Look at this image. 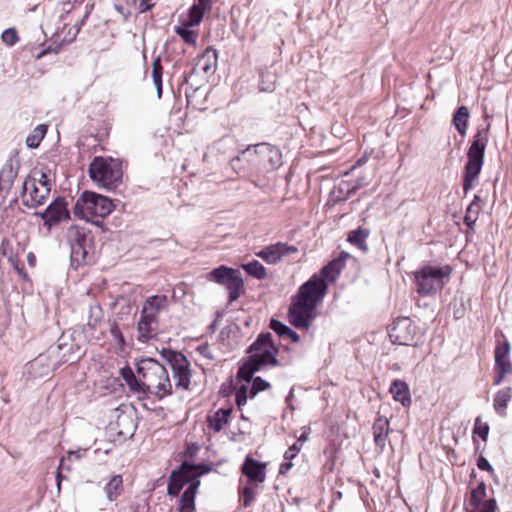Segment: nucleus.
<instances>
[{
	"label": "nucleus",
	"mask_w": 512,
	"mask_h": 512,
	"mask_svg": "<svg viewBox=\"0 0 512 512\" xmlns=\"http://www.w3.org/2000/svg\"><path fill=\"white\" fill-rule=\"evenodd\" d=\"M168 299L165 295H153L143 303L137 324L138 340L146 343L157 335L159 313L167 308Z\"/></svg>",
	"instance_id": "obj_5"
},
{
	"label": "nucleus",
	"mask_w": 512,
	"mask_h": 512,
	"mask_svg": "<svg viewBox=\"0 0 512 512\" xmlns=\"http://www.w3.org/2000/svg\"><path fill=\"white\" fill-rule=\"evenodd\" d=\"M218 52L212 47L206 50L197 58L196 67L205 74L213 73L217 67Z\"/></svg>",
	"instance_id": "obj_20"
},
{
	"label": "nucleus",
	"mask_w": 512,
	"mask_h": 512,
	"mask_svg": "<svg viewBox=\"0 0 512 512\" xmlns=\"http://www.w3.org/2000/svg\"><path fill=\"white\" fill-rule=\"evenodd\" d=\"M66 239L70 246L72 265L79 266L92 261L93 238L88 229L80 226H71L67 231Z\"/></svg>",
	"instance_id": "obj_9"
},
{
	"label": "nucleus",
	"mask_w": 512,
	"mask_h": 512,
	"mask_svg": "<svg viewBox=\"0 0 512 512\" xmlns=\"http://www.w3.org/2000/svg\"><path fill=\"white\" fill-rule=\"evenodd\" d=\"M91 180L100 188L112 190L122 181L121 162L111 157H95L89 164Z\"/></svg>",
	"instance_id": "obj_7"
},
{
	"label": "nucleus",
	"mask_w": 512,
	"mask_h": 512,
	"mask_svg": "<svg viewBox=\"0 0 512 512\" xmlns=\"http://www.w3.org/2000/svg\"><path fill=\"white\" fill-rule=\"evenodd\" d=\"M210 468L200 465H193L183 462L177 471H173L170 475L167 494L171 497L178 496L181 489L187 482L198 480L197 478L207 473Z\"/></svg>",
	"instance_id": "obj_11"
},
{
	"label": "nucleus",
	"mask_w": 512,
	"mask_h": 512,
	"mask_svg": "<svg viewBox=\"0 0 512 512\" xmlns=\"http://www.w3.org/2000/svg\"><path fill=\"white\" fill-rule=\"evenodd\" d=\"M486 496V485L484 482L478 484V486L472 490L469 503L472 507L477 506L484 502Z\"/></svg>",
	"instance_id": "obj_40"
},
{
	"label": "nucleus",
	"mask_w": 512,
	"mask_h": 512,
	"mask_svg": "<svg viewBox=\"0 0 512 512\" xmlns=\"http://www.w3.org/2000/svg\"><path fill=\"white\" fill-rule=\"evenodd\" d=\"M152 78L160 98L162 94V66L159 57L152 62Z\"/></svg>",
	"instance_id": "obj_38"
},
{
	"label": "nucleus",
	"mask_w": 512,
	"mask_h": 512,
	"mask_svg": "<svg viewBox=\"0 0 512 512\" xmlns=\"http://www.w3.org/2000/svg\"><path fill=\"white\" fill-rule=\"evenodd\" d=\"M342 268L343 262L341 258H337L329 262L325 267H323L322 274L325 278L329 280H335L336 277L340 274Z\"/></svg>",
	"instance_id": "obj_35"
},
{
	"label": "nucleus",
	"mask_w": 512,
	"mask_h": 512,
	"mask_svg": "<svg viewBox=\"0 0 512 512\" xmlns=\"http://www.w3.org/2000/svg\"><path fill=\"white\" fill-rule=\"evenodd\" d=\"M477 466L480 470H483V471H487L489 472L490 474H493L494 473V469L492 467V465L489 463V461L483 457V456H480L478 458V461H477Z\"/></svg>",
	"instance_id": "obj_52"
},
{
	"label": "nucleus",
	"mask_w": 512,
	"mask_h": 512,
	"mask_svg": "<svg viewBox=\"0 0 512 512\" xmlns=\"http://www.w3.org/2000/svg\"><path fill=\"white\" fill-rule=\"evenodd\" d=\"M50 193L49 184L44 182L37 185V178L28 176L22 185V201L28 208H36L43 205Z\"/></svg>",
	"instance_id": "obj_13"
},
{
	"label": "nucleus",
	"mask_w": 512,
	"mask_h": 512,
	"mask_svg": "<svg viewBox=\"0 0 512 512\" xmlns=\"http://www.w3.org/2000/svg\"><path fill=\"white\" fill-rule=\"evenodd\" d=\"M161 355L172 369L175 387L183 390L188 389L192 374L187 358L182 353L170 349H163Z\"/></svg>",
	"instance_id": "obj_12"
},
{
	"label": "nucleus",
	"mask_w": 512,
	"mask_h": 512,
	"mask_svg": "<svg viewBox=\"0 0 512 512\" xmlns=\"http://www.w3.org/2000/svg\"><path fill=\"white\" fill-rule=\"evenodd\" d=\"M44 361V358L42 356H39L38 358H36L32 363H31V367L34 368L36 367L37 365H40L42 364Z\"/></svg>",
	"instance_id": "obj_62"
},
{
	"label": "nucleus",
	"mask_w": 512,
	"mask_h": 512,
	"mask_svg": "<svg viewBox=\"0 0 512 512\" xmlns=\"http://www.w3.org/2000/svg\"><path fill=\"white\" fill-rule=\"evenodd\" d=\"M40 216L44 224L49 227L69 219V211L65 199L60 197L55 199Z\"/></svg>",
	"instance_id": "obj_15"
},
{
	"label": "nucleus",
	"mask_w": 512,
	"mask_h": 512,
	"mask_svg": "<svg viewBox=\"0 0 512 512\" xmlns=\"http://www.w3.org/2000/svg\"><path fill=\"white\" fill-rule=\"evenodd\" d=\"M1 38L2 41L9 46L14 45L19 39L16 30L13 28H8L4 30L1 35Z\"/></svg>",
	"instance_id": "obj_47"
},
{
	"label": "nucleus",
	"mask_w": 512,
	"mask_h": 512,
	"mask_svg": "<svg viewBox=\"0 0 512 512\" xmlns=\"http://www.w3.org/2000/svg\"><path fill=\"white\" fill-rule=\"evenodd\" d=\"M9 245V241L7 239H3L1 241V245H0V248L1 250L3 251V254H5V249H6V246Z\"/></svg>",
	"instance_id": "obj_63"
},
{
	"label": "nucleus",
	"mask_w": 512,
	"mask_h": 512,
	"mask_svg": "<svg viewBox=\"0 0 512 512\" xmlns=\"http://www.w3.org/2000/svg\"><path fill=\"white\" fill-rule=\"evenodd\" d=\"M238 165H239V166H245L246 168H251V169H252V170H251V172H250V174H249V175H247L246 177H249V176H251L253 173L257 172V171H256V170L251 166V163H248V162H240Z\"/></svg>",
	"instance_id": "obj_59"
},
{
	"label": "nucleus",
	"mask_w": 512,
	"mask_h": 512,
	"mask_svg": "<svg viewBox=\"0 0 512 512\" xmlns=\"http://www.w3.org/2000/svg\"><path fill=\"white\" fill-rule=\"evenodd\" d=\"M17 174L18 167L14 165L12 159L7 160L0 171V188L9 190L12 187Z\"/></svg>",
	"instance_id": "obj_24"
},
{
	"label": "nucleus",
	"mask_w": 512,
	"mask_h": 512,
	"mask_svg": "<svg viewBox=\"0 0 512 512\" xmlns=\"http://www.w3.org/2000/svg\"><path fill=\"white\" fill-rule=\"evenodd\" d=\"M110 332L115 338H119L121 341H123L122 333L116 325L111 327Z\"/></svg>",
	"instance_id": "obj_56"
},
{
	"label": "nucleus",
	"mask_w": 512,
	"mask_h": 512,
	"mask_svg": "<svg viewBox=\"0 0 512 512\" xmlns=\"http://www.w3.org/2000/svg\"><path fill=\"white\" fill-rule=\"evenodd\" d=\"M248 352L250 353L248 358L259 370L268 366L280 365L276 358L278 348L274 345L272 335L269 332L261 333L249 347Z\"/></svg>",
	"instance_id": "obj_10"
},
{
	"label": "nucleus",
	"mask_w": 512,
	"mask_h": 512,
	"mask_svg": "<svg viewBox=\"0 0 512 512\" xmlns=\"http://www.w3.org/2000/svg\"><path fill=\"white\" fill-rule=\"evenodd\" d=\"M240 162L251 163L257 172L272 171L282 165V153L268 143H260L241 151L238 156L231 159L230 165L239 177H245L252 169L239 166Z\"/></svg>",
	"instance_id": "obj_2"
},
{
	"label": "nucleus",
	"mask_w": 512,
	"mask_h": 512,
	"mask_svg": "<svg viewBox=\"0 0 512 512\" xmlns=\"http://www.w3.org/2000/svg\"><path fill=\"white\" fill-rule=\"evenodd\" d=\"M489 125L479 129L473 136L472 143L467 151L468 160L464 166L463 191L467 193L474 187L484 164L485 149L488 143Z\"/></svg>",
	"instance_id": "obj_4"
},
{
	"label": "nucleus",
	"mask_w": 512,
	"mask_h": 512,
	"mask_svg": "<svg viewBox=\"0 0 512 512\" xmlns=\"http://www.w3.org/2000/svg\"><path fill=\"white\" fill-rule=\"evenodd\" d=\"M242 268L251 276L261 280L267 275L266 268L257 260L243 264Z\"/></svg>",
	"instance_id": "obj_36"
},
{
	"label": "nucleus",
	"mask_w": 512,
	"mask_h": 512,
	"mask_svg": "<svg viewBox=\"0 0 512 512\" xmlns=\"http://www.w3.org/2000/svg\"><path fill=\"white\" fill-rule=\"evenodd\" d=\"M452 268L444 266H424L415 272L416 291L422 296H428L442 290L449 281Z\"/></svg>",
	"instance_id": "obj_8"
},
{
	"label": "nucleus",
	"mask_w": 512,
	"mask_h": 512,
	"mask_svg": "<svg viewBox=\"0 0 512 512\" xmlns=\"http://www.w3.org/2000/svg\"><path fill=\"white\" fill-rule=\"evenodd\" d=\"M308 438V432L307 431H304L298 438V444H302L307 440Z\"/></svg>",
	"instance_id": "obj_61"
},
{
	"label": "nucleus",
	"mask_w": 512,
	"mask_h": 512,
	"mask_svg": "<svg viewBox=\"0 0 512 512\" xmlns=\"http://www.w3.org/2000/svg\"><path fill=\"white\" fill-rule=\"evenodd\" d=\"M327 284L323 278L311 277L302 284L293 297L288 311L289 322L297 329H308L314 319V311L326 294Z\"/></svg>",
	"instance_id": "obj_1"
},
{
	"label": "nucleus",
	"mask_w": 512,
	"mask_h": 512,
	"mask_svg": "<svg viewBox=\"0 0 512 512\" xmlns=\"http://www.w3.org/2000/svg\"><path fill=\"white\" fill-rule=\"evenodd\" d=\"M495 372L494 384L499 385L506 375L512 374V364L509 358L495 359Z\"/></svg>",
	"instance_id": "obj_32"
},
{
	"label": "nucleus",
	"mask_w": 512,
	"mask_h": 512,
	"mask_svg": "<svg viewBox=\"0 0 512 512\" xmlns=\"http://www.w3.org/2000/svg\"><path fill=\"white\" fill-rule=\"evenodd\" d=\"M270 328L280 337H285L288 335V332H291V328L275 319L271 320Z\"/></svg>",
	"instance_id": "obj_46"
},
{
	"label": "nucleus",
	"mask_w": 512,
	"mask_h": 512,
	"mask_svg": "<svg viewBox=\"0 0 512 512\" xmlns=\"http://www.w3.org/2000/svg\"><path fill=\"white\" fill-rule=\"evenodd\" d=\"M113 209L114 204L108 197L92 191H84L78 197L73 213L80 219L98 222L96 219L105 218Z\"/></svg>",
	"instance_id": "obj_6"
},
{
	"label": "nucleus",
	"mask_w": 512,
	"mask_h": 512,
	"mask_svg": "<svg viewBox=\"0 0 512 512\" xmlns=\"http://www.w3.org/2000/svg\"><path fill=\"white\" fill-rule=\"evenodd\" d=\"M363 186V183L361 181H357L356 184H354L353 186H349L348 183H341L340 184V191H345L346 192V195L343 197V200H346L347 198H349L350 196H352L353 194L356 193V191Z\"/></svg>",
	"instance_id": "obj_49"
},
{
	"label": "nucleus",
	"mask_w": 512,
	"mask_h": 512,
	"mask_svg": "<svg viewBox=\"0 0 512 512\" xmlns=\"http://www.w3.org/2000/svg\"><path fill=\"white\" fill-rule=\"evenodd\" d=\"M302 448V444H298V442L291 445L284 453V458L286 460H291L300 452Z\"/></svg>",
	"instance_id": "obj_51"
},
{
	"label": "nucleus",
	"mask_w": 512,
	"mask_h": 512,
	"mask_svg": "<svg viewBox=\"0 0 512 512\" xmlns=\"http://www.w3.org/2000/svg\"><path fill=\"white\" fill-rule=\"evenodd\" d=\"M175 32L188 44L196 45L197 33L187 27H176Z\"/></svg>",
	"instance_id": "obj_43"
},
{
	"label": "nucleus",
	"mask_w": 512,
	"mask_h": 512,
	"mask_svg": "<svg viewBox=\"0 0 512 512\" xmlns=\"http://www.w3.org/2000/svg\"><path fill=\"white\" fill-rule=\"evenodd\" d=\"M370 234V231L366 228L358 227L355 230H352L348 234L347 240L357 246L362 252L367 253L369 248L366 243V240Z\"/></svg>",
	"instance_id": "obj_27"
},
{
	"label": "nucleus",
	"mask_w": 512,
	"mask_h": 512,
	"mask_svg": "<svg viewBox=\"0 0 512 512\" xmlns=\"http://www.w3.org/2000/svg\"><path fill=\"white\" fill-rule=\"evenodd\" d=\"M512 398V389L510 387H506L497 392L494 398V409L495 411L501 415L505 416V409Z\"/></svg>",
	"instance_id": "obj_30"
},
{
	"label": "nucleus",
	"mask_w": 512,
	"mask_h": 512,
	"mask_svg": "<svg viewBox=\"0 0 512 512\" xmlns=\"http://www.w3.org/2000/svg\"><path fill=\"white\" fill-rule=\"evenodd\" d=\"M106 498L110 501H116L123 492V478L121 475H113L103 488Z\"/></svg>",
	"instance_id": "obj_26"
},
{
	"label": "nucleus",
	"mask_w": 512,
	"mask_h": 512,
	"mask_svg": "<svg viewBox=\"0 0 512 512\" xmlns=\"http://www.w3.org/2000/svg\"><path fill=\"white\" fill-rule=\"evenodd\" d=\"M474 432L479 435L484 441H486L489 433V426L486 423H482L479 418L476 419Z\"/></svg>",
	"instance_id": "obj_50"
},
{
	"label": "nucleus",
	"mask_w": 512,
	"mask_h": 512,
	"mask_svg": "<svg viewBox=\"0 0 512 512\" xmlns=\"http://www.w3.org/2000/svg\"><path fill=\"white\" fill-rule=\"evenodd\" d=\"M205 11L202 10L199 6L196 4H193L189 9V17L186 23V26L193 27L198 26L203 17H204Z\"/></svg>",
	"instance_id": "obj_39"
},
{
	"label": "nucleus",
	"mask_w": 512,
	"mask_h": 512,
	"mask_svg": "<svg viewBox=\"0 0 512 512\" xmlns=\"http://www.w3.org/2000/svg\"><path fill=\"white\" fill-rule=\"evenodd\" d=\"M270 387V384L262 379L261 377H256L253 379L251 386L249 384H242L236 390V403L240 408L245 405L248 397H255L259 392L264 391Z\"/></svg>",
	"instance_id": "obj_17"
},
{
	"label": "nucleus",
	"mask_w": 512,
	"mask_h": 512,
	"mask_svg": "<svg viewBox=\"0 0 512 512\" xmlns=\"http://www.w3.org/2000/svg\"><path fill=\"white\" fill-rule=\"evenodd\" d=\"M348 257V253L342 252L339 258H341L342 262L344 263V260L347 259Z\"/></svg>",
	"instance_id": "obj_64"
},
{
	"label": "nucleus",
	"mask_w": 512,
	"mask_h": 512,
	"mask_svg": "<svg viewBox=\"0 0 512 512\" xmlns=\"http://www.w3.org/2000/svg\"><path fill=\"white\" fill-rule=\"evenodd\" d=\"M226 289L229 292V302L236 301L244 291V282L240 276V273L234 276L226 285Z\"/></svg>",
	"instance_id": "obj_31"
},
{
	"label": "nucleus",
	"mask_w": 512,
	"mask_h": 512,
	"mask_svg": "<svg viewBox=\"0 0 512 512\" xmlns=\"http://www.w3.org/2000/svg\"><path fill=\"white\" fill-rule=\"evenodd\" d=\"M242 473L250 482L263 483L266 478V464L247 456L242 465Z\"/></svg>",
	"instance_id": "obj_18"
},
{
	"label": "nucleus",
	"mask_w": 512,
	"mask_h": 512,
	"mask_svg": "<svg viewBox=\"0 0 512 512\" xmlns=\"http://www.w3.org/2000/svg\"><path fill=\"white\" fill-rule=\"evenodd\" d=\"M158 0H141L139 9L141 13H144L155 6Z\"/></svg>",
	"instance_id": "obj_53"
},
{
	"label": "nucleus",
	"mask_w": 512,
	"mask_h": 512,
	"mask_svg": "<svg viewBox=\"0 0 512 512\" xmlns=\"http://www.w3.org/2000/svg\"><path fill=\"white\" fill-rule=\"evenodd\" d=\"M84 452L85 451H83V452H81V451H69L67 456L62 457V459L60 461V464H59V469L70 471L71 470L70 463L73 460H80L83 457Z\"/></svg>",
	"instance_id": "obj_42"
},
{
	"label": "nucleus",
	"mask_w": 512,
	"mask_h": 512,
	"mask_svg": "<svg viewBox=\"0 0 512 512\" xmlns=\"http://www.w3.org/2000/svg\"><path fill=\"white\" fill-rule=\"evenodd\" d=\"M121 376L126 381L131 391L140 393L141 377H139L138 374L136 376L131 368L126 367L121 369Z\"/></svg>",
	"instance_id": "obj_34"
},
{
	"label": "nucleus",
	"mask_w": 512,
	"mask_h": 512,
	"mask_svg": "<svg viewBox=\"0 0 512 512\" xmlns=\"http://www.w3.org/2000/svg\"><path fill=\"white\" fill-rule=\"evenodd\" d=\"M42 182H44L45 184H49L47 176H46V174L44 172L40 173V178L37 179V185H40V183H42Z\"/></svg>",
	"instance_id": "obj_58"
},
{
	"label": "nucleus",
	"mask_w": 512,
	"mask_h": 512,
	"mask_svg": "<svg viewBox=\"0 0 512 512\" xmlns=\"http://www.w3.org/2000/svg\"><path fill=\"white\" fill-rule=\"evenodd\" d=\"M510 344L508 341L499 343L495 348V359L509 358Z\"/></svg>",
	"instance_id": "obj_48"
},
{
	"label": "nucleus",
	"mask_w": 512,
	"mask_h": 512,
	"mask_svg": "<svg viewBox=\"0 0 512 512\" xmlns=\"http://www.w3.org/2000/svg\"><path fill=\"white\" fill-rule=\"evenodd\" d=\"M390 392L395 401L400 402L403 406L411 403V396L408 385L402 380H394L390 386Z\"/></svg>",
	"instance_id": "obj_25"
},
{
	"label": "nucleus",
	"mask_w": 512,
	"mask_h": 512,
	"mask_svg": "<svg viewBox=\"0 0 512 512\" xmlns=\"http://www.w3.org/2000/svg\"><path fill=\"white\" fill-rule=\"evenodd\" d=\"M298 252V248L287 243L277 242L271 244L264 249L256 253V255L262 258L268 264H276L284 256L295 254Z\"/></svg>",
	"instance_id": "obj_16"
},
{
	"label": "nucleus",
	"mask_w": 512,
	"mask_h": 512,
	"mask_svg": "<svg viewBox=\"0 0 512 512\" xmlns=\"http://www.w3.org/2000/svg\"><path fill=\"white\" fill-rule=\"evenodd\" d=\"M47 132V126L40 124L35 127L33 133L26 138V145L29 148H37Z\"/></svg>",
	"instance_id": "obj_37"
},
{
	"label": "nucleus",
	"mask_w": 512,
	"mask_h": 512,
	"mask_svg": "<svg viewBox=\"0 0 512 512\" xmlns=\"http://www.w3.org/2000/svg\"><path fill=\"white\" fill-rule=\"evenodd\" d=\"M292 340L294 343H298L300 341L299 335L291 329V332H288V335L286 336Z\"/></svg>",
	"instance_id": "obj_57"
},
{
	"label": "nucleus",
	"mask_w": 512,
	"mask_h": 512,
	"mask_svg": "<svg viewBox=\"0 0 512 512\" xmlns=\"http://www.w3.org/2000/svg\"><path fill=\"white\" fill-rule=\"evenodd\" d=\"M373 437L374 442L380 450H384L386 446V440L390 433L389 420L384 416H379L373 424Z\"/></svg>",
	"instance_id": "obj_19"
},
{
	"label": "nucleus",
	"mask_w": 512,
	"mask_h": 512,
	"mask_svg": "<svg viewBox=\"0 0 512 512\" xmlns=\"http://www.w3.org/2000/svg\"><path fill=\"white\" fill-rule=\"evenodd\" d=\"M479 210H480V206L475 201L470 203V205L467 207L466 214L464 217V223L469 228H473V225L475 224V222L477 220Z\"/></svg>",
	"instance_id": "obj_41"
},
{
	"label": "nucleus",
	"mask_w": 512,
	"mask_h": 512,
	"mask_svg": "<svg viewBox=\"0 0 512 512\" xmlns=\"http://www.w3.org/2000/svg\"><path fill=\"white\" fill-rule=\"evenodd\" d=\"M417 328L409 318L398 319L390 332V337L400 345H413Z\"/></svg>",
	"instance_id": "obj_14"
},
{
	"label": "nucleus",
	"mask_w": 512,
	"mask_h": 512,
	"mask_svg": "<svg viewBox=\"0 0 512 512\" xmlns=\"http://www.w3.org/2000/svg\"><path fill=\"white\" fill-rule=\"evenodd\" d=\"M469 110L466 106H460L455 112L452 122L461 136H465L468 128Z\"/></svg>",
	"instance_id": "obj_29"
},
{
	"label": "nucleus",
	"mask_w": 512,
	"mask_h": 512,
	"mask_svg": "<svg viewBox=\"0 0 512 512\" xmlns=\"http://www.w3.org/2000/svg\"><path fill=\"white\" fill-rule=\"evenodd\" d=\"M202 10L209 11L212 7V0H198V3H195Z\"/></svg>",
	"instance_id": "obj_55"
},
{
	"label": "nucleus",
	"mask_w": 512,
	"mask_h": 512,
	"mask_svg": "<svg viewBox=\"0 0 512 512\" xmlns=\"http://www.w3.org/2000/svg\"><path fill=\"white\" fill-rule=\"evenodd\" d=\"M102 322V309L98 305L89 307V317L86 325L83 328V332L89 338H95L96 331Z\"/></svg>",
	"instance_id": "obj_22"
},
{
	"label": "nucleus",
	"mask_w": 512,
	"mask_h": 512,
	"mask_svg": "<svg viewBox=\"0 0 512 512\" xmlns=\"http://www.w3.org/2000/svg\"><path fill=\"white\" fill-rule=\"evenodd\" d=\"M231 412L232 409L229 407L220 408L213 414H209L207 416L208 427L216 433L220 432L223 429V427L228 423Z\"/></svg>",
	"instance_id": "obj_23"
},
{
	"label": "nucleus",
	"mask_w": 512,
	"mask_h": 512,
	"mask_svg": "<svg viewBox=\"0 0 512 512\" xmlns=\"http://www.w3.org/2000/svg\"><path fill=\"white\" fill-rule=\"evenodd\" d=\"M257 371H260L257 366H255L249 358L240 366L237 378L249 384L253 379V374Z\"/></svg>",
	"instance_id": "obj_33"
},
{
	"label": "nucleus",
	"mask_w": 512,
	"mask_h": 512,
	"mask_svg": "<svg viewBox=\"0 0 512 512\" xmlns=\"http://www.w3.org/2000/svg\"><path fill=\"white\" fill-rule=\"evenodd\" d=\"M292 466L293 464L291 462L283 463L280 467V472L284 473L285 471L289 470Z\"/></svg>",
	"instance_id": "obj_60"
},
{
	"label": "nucleus",
	"mask_w": 512,
	"mask_h": 512,
	"mask_svg": "<svg viewBox=\"0 0 512 512\" xmlns=\"http://www.w3.org/2000/svg\"><path fill=\"white\" fill-rule=\"evenodd\" d=\"M255 489L252 486H245L241 490V499L243 501V506H250L255 500Z\"/></svg>",
	"instance_id": "obj_45"
},
{
	"label": "nucleus",
	"mask_w": 512,
	"mask_h": 512,
	"mask_svg": "<svg viewBox=\"0 0 512 512\" xmlns=\"http://www.w3.org/2000/svg\"><path fill=\"white\" fill-rule=\"evenodd\" d=\"M237 274H239L238 270L222 265L209 273V279L225 286Z\"/></svg>",
	"instance_id": "obj_28"
},
{
	"label": "nucleus",
	"mask_w": 512,
	"mask_h": 512,
	"mask_svg": "<svg viewBox=\"0 0 512 512\" xmlns=\"http://www.w3.org/2000/svg\"><path fill=\"white\" fill-rule=\"evenodd\" d=\"M497 503L495 499H488L481 504L474 506L469 512H496Z\"/></svg>",
	"instance_id": "obj_44"
},
{
	"label": "nucleus",
	"mask_w": 512,
	"mask_h": 512,
	"mask_svg": "<svg viewBox=\"0 0 512 512\" xmlns=\"http://www.w3.org/2000/svg\"><path fill=\"white\" fill-rule=\"evenodd\" d=\"M199 353L207 359H214L211 349L208 345H203L198 348Z\"/></svg>",
	"instance_id": "obj_54"
},
{
	"label": "nucleus",
	"mask_w": 512,
	"mask_h": 512,
	"mask_svg": "<svg viewBox=\"0 0 512 512\" xmlns=\"http://www.w3.org/2000/svg\"><path fill=\"white\" fill-rule=\"evenodd\" d=\"M137 374L141 377L140 393L151 394L158 399L172 394L173 386L168 371L157 360L142 359L138 363Z\"/></svg>",
	"instance_id": "obj_3"
},
{
	"label": "nucleus",
	"mask_w": 512,
	"mask_h": 512,
	"mask_svg": "<svg viewBox=\"0 0 512 512\" xmlns=\"http://www.w3.org/2000/svg\"><path fill=\"white\" fill-rule=\"evenodd\" d=\"M199 485V480H193L183 492L179 501V512H195V496Z\"/></svg>",
	"instance_id": "obj_21"
}]
</instances>
